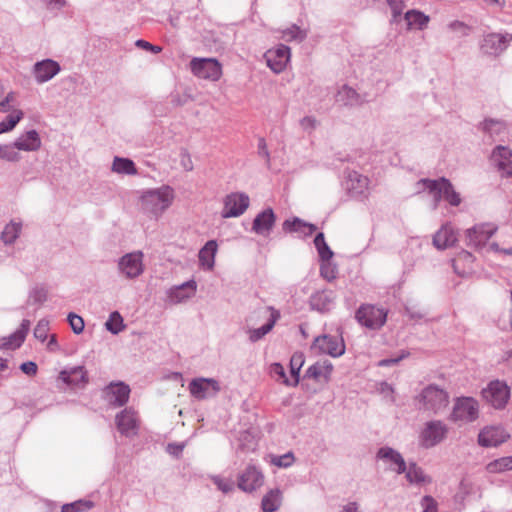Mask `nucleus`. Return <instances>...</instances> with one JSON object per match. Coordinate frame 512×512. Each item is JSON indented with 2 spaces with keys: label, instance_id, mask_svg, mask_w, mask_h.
<instances>
[{
  "label": "nucleus",
  "instance_id": "f257e3e1",
  "mask_svg": "<svg viewBox=\"0 0 512 512\" xmlns=\"http://www.w3.org/2000/svg\"><path fill=\"white\" fill-rule=\"evenodd\" d=\"M433 197V209H437L441 200L447 201L451 206H459L462 202L460 194L454 189L449 179H420L417 182V191H425Z\"/></svg>",
  "mask_w": 512,
  "mask_h": 512
},
{
  "label": "nucleus",
  "instance_id": "f03ea898",
  "mask_svg": "<svg viewBox=\"0 0 512 512\" xmlns=\"http://www.w3.org/2000/svg\"><path fill=\"white\" fill-rule=\"evenodd\" d=\"M173 199L174 190L168 185H163L156 189L144 191L140 202L145 213L158 217L170 207Z\"/></svg>",
  "mask_w": 512,
  "mask_h": 512
},
{
  "label": "nucleus",
  "instance_id": "7ed1b4c3",
  "mask_svg": "<svg viewBox=\"0 0 512 512\" xmlns=\"http://www.w3.org/2000/svg\"><path fill=\"white\" fill-rule=\"evenodd\" d=\"M414 403L418 410L439 414L449 404L448 393L437 385H428L415 396Z\"/></svg>",
  "mask_w": 512,
  "mask_h": 512
},
{
  "label": "nucleus",
  "instance_id": "20e7f679",
  "mask_svg": "<svg viewBox=\"0 0 512 512\" xmlns=\"http://www.w3.org/2000/svg\"><path fill=\"white\" fill-rule=\"evenodd\" d=\"M388 311L373 304H362L355 313V319L370 330H380L387 321Z\"/></svg>",
  "mask_w": 512,
  "mask_h": 512
},
{
  "label": "nucleus",
  "instance_id": "39448f33",
  "mask_svg": "<svg viewBox=\"0 0 512 512\" xmlns=\"http://www.w3.org/2000/svg\"><path fill=\"white\" fill-rule=\"evenodd\" d=\"M190 69L196 77L205 80L218 81L222 76V65L215 58H193Z\"/></svg>",
  "mask_w": 512,
  "mask_h": 512
},
{
  "label": "nucleus",
  "instance_id": "423d86ee",
  "mask_svg": "<svg viewBox=\"0 0 512 512\" xmlns=\"http://www.w3.org/2000/svg\"><path fill=\"white\" fill-rule=\"evenodd\" d=\"M144 254L142 251L126 253L118 260V271L127 279L138 278L144 272Z\"/></svg>",
  "mask_w": 512,
  "mask_h": 512
},
{
  "label": "nucleus",
  "instance_id": "0eeeda50",
  "mask_svg": "<svg viewBox=\"0 0 512 512\" xmlns=\"http://www.w3.org/2000/svg\"><path fill=\"white\" fill-rule=\"evenodd\" d=\"M512 41L509 33H489L480 41V51L483 55L497 57L501 55Z\"/></svg>",
  "mask_w": 512,
  "mask_h": 512
},
{
  "label": "nucleus",
  "instance_id": "6e6552de",
  "mask_svg": "<svg viewBox=\"0 0 512 512\" xmlns=\"http://www.w3.org/2000/svg\"><path fill=\"white\" fill-rule=\"evenodd\" d=\"M311 349L318 354L340 357L345 353V343L342 337L324 334L315 338Z\"/></svg>",
  "mask_w": 512,
  "mask_h": 512
},
{
  "label": "nucleus",
  "instance_id": "1a4fd4ad",
  "mask_svg": "<svg viewBox=\"0 0 512 512\" xmlns=\"http://www.w3.org/2000/svg\"><path fill=\"white\" fill-rule=\"evenodd\" d=\"M479 416V404L472 397H459L455 400L451 418L453 421L473 422Z\"/></svg>",
  "mask_w": 512,
  "mask_h": 512
},
{
  "label": "nucleus",
  "instance_id": "9d476101",
  "mask_svg": "<svg viewBox=\"0 0 512 512\" xmlns=\"http://www.w3.org/2000/svg\"><path fill=\"white\" fill-rule=\"evenodd\" d=\"M222 218H235L243 215L250 205V198L246 193L233 192L223 200Z\"/></svg>",
  "mask_w": 512,
  "mask_h": 512
},
{
  "label": "nucleus",
  "instance_id": "9b49d317",
  "mask_svg": "<svg viewBox=\"0 0 512 512\" xmlns=\"http://www.w3.org/2000/svg\"><path fill=\"white\" fill-rule=\"evenodd\" d=\"M482 396L494 408L502 409L510 398V390L506 383L495 380L482 390Z\"/></svg>",
  "mask_w": 512,
  "mask_h": 512
},
{
  "label": "nucleus",
  "instance_id": "f8f14e48",
  "mask_svg": "<svg viewBox=\"0 0 512 512\" xmlns=\"http://www.w3.org/2000/svg\"><path fill=\"white\" fill-rule=\"evenodd\" d=\"M447 431L442 421H429L420 434V443L425 448L433 447L445 439Z\"/></svg>",
  "mask_w": 512,
  "mask_h": 512
},
{
  "label": "nucleus",
  "instance_id": "ddd939ff",
  "mask_svg": "<svg viewBox=\"0 0 512 512\" xmlns=\"http://www.w3.org/2000/svg\"><path fill=\"white\" fill-rule=\"evenodd\" d=\"M189 392L197 400L215 397L220 391L217 380L212 378H196L189 383Z\"/></svg>",
  "mask_w": 512,
  "mask_h": 512
},
{
  "label": "nucleus",
  "instance_id": "4468645a",
  "mask_svg": "<svg viewBox=\"0 0 512 512\" xmlns=\"http://www.w3.org/2000/svg\"><path fill=\"white\" fill-rule=\"evenodd\" d=\"M510 434L502 426H486L478 434V444L482 447H497L505 443Z\"/></svg>",
  "mask_w": 512,
  "mask_h": 512
},
{
  "label": "nucleus",
  "instance_id": "2eb2a0df",
  "mask_svg": "<svg viewBox=\"0 0 512 512\" xmlns=\"http://www.w3.org/2000/svg\"><path fill=\"white\" fill-rule=\"evenodd\" d=\"M130 387L122 381L111 382L102 393L104 399L115 407L125 405L129 400Z\"/></svg>",
  "mask_w": 512,
  "mask_h": 512
},
{
  "label": "nucleus",
  "instance_id": "dca6fc26",
  "mask_svg": "<svg viewBox=\"0 0 512 512\" xmlns=\"http://www.w3.org/2000/svg\"><path fill=\"white\" fill-rule=\"evenodd\" d=\"M497 228L492 224H479L466 231L467 245L474 248L483 247L494 235Z\"/></svg>",
  "mask_w": 512,
  "mask_h": 512
},
{
  "label": "nucleus",
  "instance_id": "f3484780",
  "mask_svg": "<svg viewBox=\"0 0 512 512\" xmlns=\"http://www.w3.org/2000/svg\"><path fill=\"white\" fill-rule=\"evenodd\" d=\"M267 66L275 73H281L290 60V48L286 45H279L275 49H269L265 54Z\"/></svg>",
  "mask_w": 512,
  "mask_h": 512
},
{
  "label": "nucleus",
  "instance_id": "a211bd4d",
  "mask_svg": "<svg viewBox=\"0 0 512 512\" xmlns=\"http://www.w3.org/2000/svg\"><path fill=\"white\" fill-rule=\"evenodd\" d=\"M264 483L263 473L254 465L247 468L238 477V487L245 492H253Z\"/></svg>",
  "mask_w": 512,
  "mask_h": 512
},
{
  "label": "nucleus",
  "instance_id": "6ab92c4d",
  "mask_svg": "<svg viewBox=\"0 0 512 512\" xmlns=\"http://www.w3.org/2000/svg\"><path fill=\"white\" fill-rule=\"evenodd\" d=\"M376 459L389 465V469L402 474L406 471V462L403 456L395 449L384 446L378 449Z\"/></svg>",
  "mask_w": 512,
  "mask_h": 512
},
{
  "label": "nucleus",
  "instance_id": "aec40b11",
  "mask_svg": "<svg viewBox=\"0 0 512 512\" xmlns=\"http://www.w3.org/2000/svg\"><path fill=\"white\" fill-rule=\"evenodd\" d=\"M60 70L61 67L59 63L52 59H44L42 61H38L33 66V74L36 82L39 84L48 82L54 76H56Z\"/></svg>",
  "mask_w": 512,
  "mask_h": 512
},
{
  "label": "nucleus",
  "instance_id": "412c9836",
  "mask_svg": "<svg viewBox=\"0 0 512 512\" xmlns=\"http://www.w3.org/2000/svg\"><path fill=\"white\" fill-rule=\"evenodd\" d=\"M117 429L122 435L127 437L137 433L138 418L131 408H126L116 415Z\"/></svg>",
  "mask_w": 512,
  "mask_h": 512
},
{
  "label": "nucleus",
  "instance_id": "4be33fe9",
  "mask_svg": "<svg viewBox=\"0 0 512 512\" xmlns=\"http://www.w3.org/2000/svg\"><path fill=\"white\" fill-rule=\"evenodd\" d=\"M276 222V215L272 208H266L256 215L251 230L261 236H268Z\"/></svg>",
  "mask_w": 512,
  "mask_h": 512
},
{
  "label": "nucleus",
  "instance_id": "5701e85b",
  "mask_svg": "<svg viewBox=\"0 0 512 512\" xmlns=\"http://www.w3.org/2000/svg\"><path fill=\"white\" fill-rule=\"evenodd\" d=\"M369 179L356 172L350 171L346 178V189L352 197H366V192L368 189Z\"/></svg>",
  "mask_w": 512,
  "mask_h": 512
},
{
  "label": "nucleus",
  "instance_id": "b1692460",
  "mask_svg": "<svg viewBox=\"0 0 512 512\" xmlns=\"http://www.w3.org/2000/svg\"><path fill=\"white\" fill-rule=\"evenodd\" d=\"M336 295L334 291L324 289L311 295L309 303L313 310L321 313L330 311L335 304Z\"/></svg>",
  "mask_w": 512,
  "mask_h": 512
},
{
  "label": "nucleus",
  "instance_id": "393cba45",
  "mask_svg": "<svg viewBox=\"0 0 512 512\" xmlns=\"http://www.w3.org/2000/svg\"><path fill=\"white\" fill-rule=\"evenodd\" d=\"M493 164L507 176L512 175V150L505 146L496 147L491 156Z\"/></svg>",
  "mask_w": 512,
  "mask_h": 512
},
{
  "label": "nucleus",
  "instance_id": "a878e982",
  "mask_svg": "<svg viewBox=\"0 0 512 512\" xmlns=\"http://www.w3.org/2000/svg\"><path fill=\"white\" fill-rule=\"evenodd\" d=\"M196 290V281L188 280L181 285L172 287L168 292V298L171 303L178 304L192 298Z\"/></svg>",
  "mask_w": 512,
  "mask_h": 512
},
{
  "label": "nucleus",
  "instance_id": "bb28decb",
  "mask_svg": "<svg viewBox=\"0 0 512 512\" xmlns=\"http://www.w3.org/2000/svg\"><path fill=\"white\" fill-rule=\"evenodd\" d=\"M17 150L34 152L40 149L41 147V138L39 133L32 129L29 130L22 135H20L14 142Z\"/></svg>",
  "mask_w": 512,
  "mask_h": 512
},
{
  "label": "nucleus",
  "instance_id": "cd10ccee",
  "mask_svg": "<svg viewBox=\"0 0 512 512\" xmlns=\"http://www.w3.org/2000/svg\"><path fill=\"white\" fill-rule=\"evenodd\" d=\"M59 379L71 387H79L87 383V373L83 366H76L63 370L59 374Z\"/></svg>",
  "mask_w": 512,
  "mask_h": 512
},
{
  "label": "nucleus",
  "instance_id": "c85d7f7f",
  "mask_svg": "<svg viewBox=\"0 0 512 512\" xmlns=\"http://www.w3.org/2000/svg\"><path fill=\"white\" fill-rule=\"evenodd\" d=\"M282 228L285 232H295L302 236H310L317 229L314 224L305 222L298 217L285 220L282 224Z\"/></svg>",
  "mask_w": 512,
  "mask_h": 512
},
{
  "label": "nucleus",
  "instance_id": "c756f323",
  "mask_svg": "<svg viewBox=\"0 0 512 512\" xmlns=\"http://www.w3.org/2000/svg\"><path fill=\"white\" fill-rule=\"evenodd\" d=\"M456 241V234L449 225H443L433 237V244L439 250L453 246Z\"/></svg>",
  "mask_w": 512,
  "mask_h": 512
},
{
  "label": "nucleus",
  "instance_id": "7c9ffc66",
  "mask_svg": "<svg viewBox=\"0 0 512 512\" xmlns=\"http://www.w3.org/2000/svg\"><path fill=\"white\" fill-rule=\"evenodd\" d=\"M30 324V320H22L20 327L8 338L4 339L3 346L7 349L19 348L25 341V338L30 328Z\"/></svg>",
  "mask_w": 512,
  "mask_h": 512
},
{
  "label": "nucleus",
  "instance_id": "2f4dec72",
  "mask_svg": "<svg viewBox=\"0 0 512 512\" xmlns=\"http://www.w3.org/2000/svg\"><path fill=\"white\" fill-rule=\"evenodd\" d=\"M217 242L209 240L199 251V262L205 269L211 270L214 267Z\"/></svg>",
  "mask_w": 512,
  "mask_h": 512
},
{
  "label": "nucleus",
  "instance_id": "473e14b6",
  "mask_svg": "<svg viewBox=\"0 0 512 512\" xmlns=\"http://www.w3.org/2000/svg\"><path fill=\"white\" fill-rule=\"evenodd\" d=\"M479 129L491 138H494L506 132L507 124L500 119L487 118L479 124Z\"/></svg>",
  "mask_w": 512,
  "mask_h": 512
},
{
  "label": "nucleus",
  "instance_id": "72a5a7b5",
  "mask_svg": "<svg viewBox=\"0 0 512 512\" xmlns=\"http://www.w3.org/2000/svg\"><path fill=\"white\" fill-rule=\"evenodd\" d=\"M333 370V365L329 361L324 362H316L311 365L305 372V377L311 378L314 380H319L321 378L328 379L331 372Z\"/></svg>",
  "mask_w": 512,
  "mask_h": 512
},
{
  "label": "nucleus",
  "instance_id": "f704fd0d",
  "mask_svg": "<svg viewBox=\"0 0 512 512\" xmlns=\"http://www.w3.org/2000/svg\"><path fill=\"white\" fill-rule=\"evenodd\" d=\"M282 492L279 489H271L262 498L261 508L264 512H275L281 506Z\"/></svg>",
  "mask_w": 512,
  "mask_h": 512
},
{
  "label": "nucleus",
  "instance_id": "c9c22d12",
  "mask_svg": "<svg viewBox=\"0 0 512 512\" xmlns=\"http://www.w3.org/2000/svg\"><path fill=\"white\" fill-rule=\"evenodd\" d=\"M22 231V223L11 220L5 225L0 238L5 245H12L18 239Z\"/></svg>",
  "mask_w": 512,
  "mask_h": 512
},
{
  "label": "nucleus",
  "instance_id": "e433bc0d",
  "mask_svg": "<svg viewBox=\"0 0 512 512\" xmlns=\"http://www.w3.org/2000/svg\"><path fill=\"white\" fill-rule=\"evenodd\" d=\"M111 170L114 173L123 175L137 174V168L135 166V163L129 158H123L119 156L114 157Z\"/></svg>",
  "mask_w": 512,
  "mask_h": 512
},
{
  "label": "nucleus",
  "instance_id": "4c0bfd02",
  "mask_svg": "<svg viewBox=\"0 0 512 512\" xmlns=\"http://www.w3.org/2000/svg\"><path fill=\"white\" fill-rule=\"evenodd\" d=\"M336 101L345 106H354L361 103L359 94L349 86H342L336 94Z\"/></svg>",
  "mask_w": 512,
  "mask_h": 512
},
{
  "label": "nucleus",
  "instance_id": "58836bf2",
  "mask_svg": "<svg viewBox=\"0 0 512 512\" xmlns=\"http://www.w3.org/2000/svg\"><path fill=\"white\" fill-rule=\"evenodd\" d=\"M405 21L407 22L408 28L424 29L428 22L429 17L417 10H410L405 13Z\"/></svg>",
  "mask_w": 512,
  "mask_h": 512
},
{
  "label": "nucleus",
  "instance_id": "ea45409f",
  "mask_svg": "<svg viewBox=\"0 0 512 512\" xmlns=\"http://www.w3.org/2000/svg\"><path fill=\"white\" fill-rule=\"evenodd\" d=\"M486 471L491 474L503 473L512 470V456H504L489 462Z\"/></svg>",
  "mask_w": 512,
  "mask_h": 512
},
{
  "label": "nucleus",
  "instance_id": "a19ab883",
  "mask_svg": "<svg viewBox=\"0 0 512 512\" xmlns=\"http://www.w3.org/2000/svg\"><path fill=\"white\" fill-rule=\"evenodd\" d=\"M473 262H474V256L470 252L461 251L460 253H458L456 258L453 259V268H454L455 273H457L458 275H460L462 277L466 276L469 272L465 271V270H460L459 266L461 264L469 266Z\"/></svg>",
  "mask_w": 512,
  "mask_h": 512
},
{
  "label": "nucleus",
  "instance_id": "79ce46f5",
  "mask_svg": "<svg viewBox=\"0 0 512 512\" xmlns=\"http://www.w3.org/2000/svg\"><path fill=\"white\" fill-rule=\"evenodd\" d=\"M314 245L318 251L319 257L321 261L330 260L333 256L332 250L329 248L325 241L324 234L322 232L318 233L314 238Z\"/></svg>",
  "mask_w": 512,
  "mask_h": 512
},
{
  "label": "nucleus",
  "instance_id": "37998d69",
  "mask_svg": "<svg viewBox=\"0 0 512 512\" xmlns=\"http://www.w3.org/2000/svg\"><path fill=\"white\" fill-rule=\"evenodd\" d=\"M276 323V318L274 315H271V318L269 321L257 329H250L249 330V339L251 342H257L260 339H262L266 334H268L272 328L274 327Z\"/></svg>",
  "mask_w": 512,
  "mask_h": 512
},
{
  "label": "nucleus",
  "instance_id": "c03bdc74",
  "mask_svg": "<svg viewBox=\"0 0 512 512\" xmlns=\"http://www.w3.org/2000/svg\"><path fill=\"white\" fill-rule=\"evenodd\" d=\"M105 327L115 335L121 332L125 328L121 314L118 311L112 312L105 323Z\"/></svg>",
  "mask_w": 512,
  "mask_h": 512
},
{
  "label": "nucleus",
  "instance_id": "a18cd8bd",
  "mask_svg": "<svg viewBox=\"0 0 512 512\" xmlns=\"http://www.w3.org/2000/svg\"><path fill=\"white\" fill-rule=\"evenodd\" d=\"M307 34L304 30H302L297 25H292L291 27L282 31V39L285 41H297L301 42L306 38Z\"/></svg>",
  "mask_w": 512,
  "mask_h": 512
},
{
  "label": "nucleus",
  "instance_id": "49530a36",
  "mask_svg": "<svg viewBox=\"0 0 512 512\" xmlns=\"http://www.w3.org/2000/svg\"><path fill=\"white\" fill-rule=\"evenodd\" d=\"M23 118L21 110L15 111V114L8 115L5 120L0 122V134L11 131Z\"/></svg>",
  "mask_w": 512,
  "mask_h": 512
},
{
  "label": "nucleus",
  "instance_id": "de8ad7c7",
  "mask_svg": "<svg viewBox=\"0 0 512 512\" xmlns=\"http://www.w3.org/2000/svg\"><path fill=\"white\" fill-rule=\"evenodd\" d=\"M404 473H406V478L410 483H421L425 481L423 470L415 463H411L408 468L406 467Z\"/></svg>",
  "mask_w": 512,
  "mask_h": 512
},
{
  "label": "nucleus",
  "instance_id": "09e8293b",
  "mask_svg": "<svg viewBox=\"0 0 512 512\" xmlns=\"http://www.w3.org/2000/svg\"><path fill=\"white\" fill-rule=\"evenodd\" d=\"M304 363L303 354L295 353L290 360V370L291 374L294 377L293 386L297 385L299 382V372Z\"/></svg>",
  "mask_w": 512,
  "mask_h": 512
},
{
  "label": "nucleus",
  "instance_id": "8fccbe9b",
  "mask_svg": "<svg viewBox=\"0 0 512 512\" xmlns=\"http://www.w3.org/2000/svg\"><path fill=\"white\" fill-rule=\"evenodd\" d=\"M16 150L17 148L15 147L14 143L8 145H0V158L12 162L19 161L20 155Z\"/></svg>",
  "mask_w": 512,
  "mask_h": 512
},
{
  "label": "nucleus",
  "instance_id": "3c124183",
  "mask_svg": "<svg viewBox=\"0 0 512 512\" xmlns=\"http://www.w3.org/2000/svg\"><path fill=\"white\" fill-rule=\"evenodd\" d=\"M93 503L90 501H75L70 504H65L62 506V512H83L91 509Z\"/></svg>",
  "mask_w": 512,
  "mask_h": 512
},
{
  "label": "nucleus",
  "instance_id": "603ef678",
  "mask_svg": "<svg viewBox=\"0 0 512 512\" xmlns=\"http://www.w3.org/2000/svg\"><path fill=\"white\" fill-rule=\"evenodd\" d=\"M295 461L294 455L292 452H287L280 456H274L271 460V463L277 467L288 468Z\"/></svg>",
  "mask_w": 512,
  "mask_h": 512
},
{
  "label": "nucleus",
  "instance_id": "864d4df0",
  "mask_svg": "<svg viewBox=\"0 0 512 512\" xmlns=\"http://www.w3.org/2000/svg\"><path fill=\"white\" fill-rule=\"evenodd\" d=\"M320 275L327 281H332L336 278L337 269L330 263V260L322 261Z\"/></svg>",
  "mask_w": 512,
  "mask_h": 512
},
{
  "label": "nucleus",
  "instance_id": "5fc2aeb1",
  "mask_svg": "<svg viewBox=\"0 0 512 512\" xmlns=\"http://www.w3.org/2000/svg\"><path fill=\"white\" fill-rule=\"evenodd\" d=\"M473 485L471 481L463 478L459 483V490L455 495L457 501H464L465 498L472 492Z\"/></svg>",
  "mask_w": 512,
  "mask_h": 512
},
{
  "label": "nucleus",
  "instance_id": "6e6d98bb",
  "mask_svg": "<svg viewBox=\"0 0 512 512\" xmlns=\"http://www.w3.org/2000/svg\"><path fill=\"white\" fill-rule=\"evenodd\" d=\"M68 322L71 326V329L75 334H80L84 330V320L81 316L75 313H69Z\"/></svg>",
  "mask_w": 512,
  "mask_h": 512
},
{
  "label": "nucleus",
  "instance_id": "4d7b16f0",
  "mask_svg": "<svg viewBox=\"0 0 512 512\" xmlns=\"http://www.w3.org/2000/svg\"><path fill=\"white\" fill-rule=\"evenodd\" d=\"M49 330V322L47 320H40L36 327L34 328V337L40 341H45L47 339Z\"/></svg>",
  "mask_w": 512,
  "mask_h": 512
},
{
  "label": "nucleus",
  "instance_id": "13d9d810",
  "mask_svg": "<svg viewBox=\"0 0 512 512\" xmlns=\"http://www.w3.org/2000/svg\"><path fill=\"white\" fill-rule=\"evenodd\" d=\"M213 482L223 493H229L234 489V482L230 479H223L219 476H215L213 477Z\"/></svg>",
  "mask_w": 512,
  "mask_h": 512
},
{
  "label": "nucleus",
  "instance_id": "bf43d9fd",
  "mask_svg": "<svg viewBox=\"0 0 512 512\" xmlns=\"http://www.w3.org/2000/svg\"><path fill=\"white\" fill-rule=\"evenodd\" d=\"M47 299V292L43 288H34L29 294V300L35 304H41Z\"/></svg>",
  "mask_w": 512,
  "mask_h": 512
},
{
  "label": "nucleus",
  "instance_id": "052dcab7",
  "mask_svg": "<svg viewBox=\"0 0 512 512\" xmlns=\"http://www.w3.org/2000/svg\"><path fill=\"white\" fill-rule=\"evenodd\" d=\"M448 28L459 34L460 36H467L469 34L470 28L461 21H453L448 25Z\"/></svg>",
  "mask_w": 512,
  "mask_h": 512
},
{
  "label": "nucleus",
  "instance_id": "680f3d73",
  "mask_svg": "<svg viewBox=\"0 0 512 512\" xmlns=\"http://www.w3.org/2000/svg\"><path fill=\"white\" fill-rule=\"evenodd\" d=\"M423 512H437V503L431 496H424L421 500Z\"/></svg>",
  "mask_w": 512,
  "mask_h": 512
},
{
  "label": "nucleus",
  "instance_id": "e2e57ef3",
  "mask_svg": "<svg viewBox=\"0 0 512 512\" xmlns=\"http://www.w3.org/2000/svg\"><path fill=\"white\" fill-rule=\"evenodd\" d=\"M271 372L273 375H275L279 379H281L284 384L289 385V380H288L285 370L281 364L274 363L271 367Z\"/></svg>",
  "mask_w": 512,
  "mask_h": 512
},
{
  "label": "nucleus",
  "instance_id": "0e129e2a",
  "mask_svg": "<svg viewBox=\"0 0 512 512\" xmlns=\"http://www.w3.org/2000/svg\"><path fill=\"white\" fill-rule=\"evenodd\" d=\"M20 370L28 376H34L37 373V364L33 361L24 362L20 365Z\"/></svg>",
  "mask_w": 512,
  "mask_h": 512
},
{
  "label": "nucleus",
  "instance_id": "69168bd1",
  "mask_svg": "<svg viewBox=\"0 0 512 512\" xmlns=\"http://www.w3.org/2000/svg\"><path fill=\"white\" fill-rule=\"evenodd\" d=\"M135 44L137 47L142 48L147 51H151L155 54L160 53L162 51V48L160 46L152 45L151 43H149L145 40H142V39L137 40Z\"/></svg>",
  "mask_w": 512,
  "mask_h": 512
},
{
  "label": "nucleus",
  "instance_id": "338daca9",
  "mask_svg": "<svg viewBox=\"0 0 512 512\" xmlns=\"http://www.w3.org/2000/svg\"><path fill=\"white\" fill-rule=\"evenodd\" d=\"M258 154L263 157L267 164L270 162V153L267 148V144L264 138H260L258 141Z\"/></svg>",
  "mask_w": 512,
  "mask_h": 512
},
{
  "label": "nucleus",
  "instance_id": "774afa93",
  "mask_svg": "<svg viewBox=\"0 0 512 512\" xmlns=\"http://www.w3.org/2000/svg\"><path fill=\"white\" fill-rule=\"evenodd\" d=\"M16 99V95L14 92H9L4 100L0 102V111L7 112L10 109L9 104L14 102Z\"/></svg>",
  "mask_w": 512,
  "mask_h": 512
}]
</instances>
